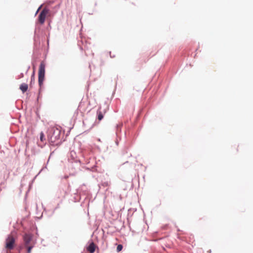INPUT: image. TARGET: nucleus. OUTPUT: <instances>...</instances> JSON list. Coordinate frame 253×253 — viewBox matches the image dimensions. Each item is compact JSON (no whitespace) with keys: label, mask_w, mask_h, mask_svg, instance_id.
<instances>
[{"label":"nucleus","mask_w":253,"mask_h":253,"mask_svg":"<svg viewBox=\"0 0 253 253\" xmlns=\"http://www.w3.org/2000/svg\"><path fill=\"white\" fill-rule=\"evenodd\" d=\"M44 75H45V65L43 63H41L40 64L39 73H38V81L40 87H42L43 81L44 80Z\"/></svg>","instance_id":"nucleus-2"},{"label":"nucleus","mask_w":253,"mask_h":253,"mask_svg":"<svg viewBox=\"0 0 253 253\" xmlns=\"http://www.w3.org/2000/svg\"><path fill=\"white\" fill-rule=\"evenodd\" d=\"M28 88V85L27 84L23 83L20 86V90L23 92H25Z\"/></svg>","instance_id":"nucleus-6"},{"label":"nucleus","mask_w":253,"mask_h":253,"mask_svg":"<svg viewBox=\"0 0 253 253\" xmlns=\"http://www.w3.org/2000/svg\"><path fill=\"white\" fill-rule=\"evenodd\" d=\"M32 236L30 234H25L23 236V240L25 243V246H27L29 245L30 242L32 240Z\"/></svg>","instance_id":"nucleus-5"},{"label":"nucleus","mask_w":253,"mask_h":253,"mask_svg":"<svg viewBox=\"0 0 253 253\" xmlns=\"http://www.w3.org/2000/svg\"><path fill=\"white\" fill-rule=\"evenodd\" d=\"M24 77V75L23 73H21L20 75H19V78H22Z\"/></svg>","instance_id":"nucleus-12"},{"label":"nucleus","mask_w":253,"mask_h":253,"mask_svg":"<svg viewBox=\"0 0 253 253\" xmlns=\"http://www.w3.org/2000/svg\"><path fill=\"white\" fill-rule=\"evenodd\" d=\"M40 140L41 141H43L45 140L44 135L42 132L40 133Z\"/></svg>","instance_id":"nucleus-8"},{"label":"nucleus","mask_w":253,"mask_h":253,"mask_svg":"<svg viewBox=\"0 0 253 253\" xmlns=\"http://www.w3.org/2000/svg\"><path fill=\"white\" fill-rule=\"evenodd\" d=\"M87 250L90 253H93L95 251V245L92 242L90 245L87 248Z\"/></svg>","instance_id":"nucleus-7"},{"label":"nucleus","mask_w":253,"mask_h":253,"mask_svg":"<svg viewBox=\"0 0 253 253\" xmlns=\"http://www.w3.org/2000/svg\"><path fill=\"white\" fill-rule=\"evenodd\" d=\"M25 247L27 248V253H31V250H32L33 247L32 246H25Z\"/></svg>","instance_id":"nucleus-11"},{"label":"nucleus","mask_w":253,"mask_h":253,"mask_svg":"<svg viewBox=\"0 0 253 253\" xmlns=\"http://www.w3.org/2000/svg\"><path fill=\"white\" fill-rule=\"evenodd\" d=\"M16 237L12 233L9 234L5 239V248L6 249V253H9L11 250L13 249L15 245Z\"/></svg>","instance_id":"nucleus-1"},{"label":"nucleus","mask_w":253,"mask_h":253,"mask_svg":"<svg viewBox=\"0 0 253 253\" xmlns=\"http://www.w3.org/2000/svg\"><path fill=\"white\" fill-rule=\"evenodd\" d=\"M34 75H35V73L34 72L33 75L31 76L30 85H31L32 84L33 82H34L35 81V76Z\"/></svg>","instance_id":"nucleus-10"},{"label":"nucleus","mask_w":253,"mask_h":253,"mask_svg":"<svg viewBox=\"0 0 253 253\" xmlns=\"http://www.w3.org/2000/svg\"><path fill=\"white\" fill-rule=\"evenodd\" d=\"M123 249V246L122 245H118L117 247V251L118 252H119L120 251H121Z\"/></svg>","instance_id":"nucleus-9"},{"label":"nucleus","mask_w":253,"mask_h":253,"mask_svg":"<svg viewBox=\"0 0 253 253\" xmlns=\"http://www.w3.org/2000/svg\"><path fill=\"white\" fill-rule=\"evenodd\" d=\"M49 13V10L44 8L40 13L38 17V21L41 24H43L44 23L45 18Z\"/></svg>","instance_id":"nucleus-4"},{"label":"nucleus","mask_w":253,"mask_h":253,"mask_svg":"<svg viewBox=\"0 0 253 253\" xmlns=\"http://www.w3.org/2000/svg\"><path fill=\"white\" fill-rule=\"evenodd\" d=\"M108 109V105L105 103L103 104L99 107L97 111L98 119L99 121H101L103 119L104 115L107 112Z\"/></svg>","instance_id":"nucleus-3"}]
</instances>
